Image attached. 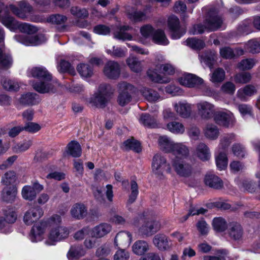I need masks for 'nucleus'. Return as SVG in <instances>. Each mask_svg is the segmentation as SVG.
I'll return each instance as SVG.
<instances>
[{"mask_svg":"<svg viewBox=\"0 0 260 260\" xmlns=\"http://www.w3.org/2000/svg\"><path fill=\"white\" fill-rule=\"evenodd\" d=\"M168 26L173 39H180L186 32L184 28L181 27L178 18L175 15L170 16L168 18Z\"/></svg>","mask_w":260,"mask_h":260,"instance_id":"1a4fd4ad","label":"nucleus"},{"mask_svg":"<svg viewBox=\"0 0 260 260\" xmlns=\"http://www.w3.org/2000/svg\"><path fill=\"white\" fill-rule=\"evenodd\" d=\"M127 65L134 72L139 73L142 71V62L136 57L130 55L126 60Z\"/></svg>","mask_w":260,"mask_h":260,"instance_id":"c9c22d12","label":"nucleus"},{"mask_svg":"<svg viewBox=\"0 0 260 260\" xmlns=\"http://www.w3.org/2000/svg\"><path fill=\"white\" fill-rule=\"evenodd\" d=\"M149 249V246L147 242L144 240H138L136 241L132 246L133 252L138 255H143Z\"/></svg>","mask_w":260,"mask_h":260,"instance_id":"473e14b6","label":"nucleus"},{"mask_svg":"<svg viewBox=\"0 0 260 260\" xmlns=\"http://www.w3.org/2000/svg\"><path fill=\"white\" fill-rule=\"evenodd\" d=\"M180 84L187 87H198L204 83L201 78L192 74H185L179 78Z\"/></svg>","mask_w":260,"mask_h":260,"instance_id":"2eb2a0df","label":"nucleus"},{"mask_svg":"<svg viewBox=\"0 0 260 260\" xmlns=\"http://www.w3.org/2000/svg\"><path fill=\"white\" fill-rule=\"evenodd\" d=\"M2 84L4 88L8 91H17L19 88V84L17 82L7 78L3 79Z\"/></svg>","mask_w":260,"mask_h":260,"instance_id":"5fc2aeb1","label":"nucleus"},{"mask_svg":"<svg viewBox=\"0 0 260 260\" xmlns=\"http://www.w3.org/2000/svg\"><path fill=\"white\" fill-rule=\"evenodd\" d=\"M167 127L170 132L175 134H182L185 132V127L183 124L177 121L168 123Z\"/></svg>","mask_w":260,"mask_h":260,"instance_id":"a18cd8bd","label":"nucleus"},{"mask_svg":"<svg viewBox=\"0 0 260 260\" xmlns=\"http://www.w3.org/2000/svg\"><path fill=\"white\" fill-rule=\"evenodd\" d=\"M256 61L252 58H246L242 60L237 65L239 69L245 71L252 69L255 64Z\"/></svg>","mask_w":260,"mask_h":260,"instance_id":"6e6d98bb","label":"nucleus"},{"mask_svg":"<svg viewBox=\"0 0 260 260\" xmlns=\"http://www.w3.org/2000/svg\"><path fill=\"white\" fill-rule=\"evenodd\" d=\"M77 70L80 76L83 78H89L93 74L92 67L87 63H81L77 67Z\"/></svg>","mask_w":260,"mask_h":260,"instance_id":"a19ab883","label":"nucleus"},{"mask_svg":"<svg viewBox=\"0 0 260 260\" xmlns=\"http://www.w3.org/2000/svg\"><path fill=\"white\" fill-rule=\"evenodd\" d=\"M214 229L217 232H223L227 228L225 220L221 218H215L213 220Z\"/></svg>","mask_w":260,"mask_h":260,"instance_id":"69168bd1","label":"nucleus"},{"mask_svg":"<svg viewBox=\"0 0 260 260\" xmlns=\"http://www.w3.org/2000/svg\"><path fill=\"white\" fill-rule=\"evenodd\" d=\"M216 164L219 170H224L228 165V158L225 152L218 151L215 156Z\"/></svg>","mask_w":260,"mask_h":260,"instance_id":"37998d69","label":"nucleus"},{"mask_svg":"<svg viewBox=\"0 0 260 260\" xmlns=\"http://www.w3.org/2000/svg\"><path fill=\"white\" fill-rule=\"evenodd\" d=\"M204 182L207 186L216 189H220L223 186L222 180L218 176L211 173L205 175Z\"/></svg>","mask_w":260,"mask_h":260,"instance_id":"412c9836","label":"nucleus"},{"mask_svg":"<svg viewBox=\"0 0 260 260\" xmlns=\"http://www.w3.org/2000/svg\"><path fill=\"white\" fill-rule=\"evenodd\" d=\"M123 145L126 149L133 150L137 152H139L141 150L140 143L133 139L125 141Z\"/></svg>","mask_w":260,"mask_h":260,"instance_id":"052dcab7","label":"nucleus"},{"mask_svg":"<svg viewBox=\"0 0 260 260\" xmlns=\"http://www.w3.org/2000/svg\"><path fill=\"white\" fill-rule=\"evenodd\" d=\"M119 94L117 98L118 104L123 107L132 100V93L135 91V87L126 82H121L118 85Z\"/></svg>","mask_w":260,"mask_h":260,"instance_id":"39448f33","label":"nucleus"},{"mask_svg":"<svg viewBox=\"0 0 260 260\" xmlns=\"http://www.w3.org/2000/svg\"><path fill=\"white\" fill-rule=\"evenodd\" d=\"M85 251L81 246H72L68 252L69 258H77L85 254Z\"/></svg>","mask_w":260,"mask_h":260,"instance_id":"680f3d73","label":"nucleus"},{"mask_svg":"<svg viewBox=\"0 0 260 260\" xmlns=\"http://www.w3.org/2000/svg\"><path fill=\"white\" fill-rule=\"evenodd\" d=\"M139 120L141 123L150 128H155L158 126L157 121L156 117L151 116L149 114H142Z\"/></svg>","mask_w":260,"mask_h":260,"instance_id":"58836bf2","label":"nucleus"},{"mask_svg":"<svg viewBox=\"0 0 260 260\" xmlns=\"http://www.w3.org/2000/svg\"><path fill=\"white\" fill-rule=\"evenodd\" d=\"M20 103L23 105H36L40 102L39 95L35 93H27L21 95L19 99Z\"/></svg>","mask_w":260,"mask_h":260,"instance_id":"4c0bfd02","label":"nucleus"},{"mask_svg":"<svg viewBox=\"0 0 260 260\" xmlns=\"http://www.w3.org/2000/svg\"><path fill=\"white\" fill-rule=\"evenodd\" d=\"M141 91L143 96L149 102H155L162 99L157 91L154 89L144 87Z\"/></svg>","mask_w":260,"mask_h":260,"instance_id":"f704fd0d","label":"nucleus"},{"mask_svg":"<svg viewBox=\"0 0 260 260\" xmlns=\"http://www.w3.org/2000/svg\"><path fill=\"white\" fill-rule=\"evenodd\" d=\"M158 144L160 148L166 152H172L175 143L166 136L159 137Z\"/></svg>","mask_w":260,"mask_h":260,"instance_id":"2f4dec72","label":"nucleus"},{"mask_svg":"<svg viewBox=\"0 0 260 260\" xmlns=\"http://www.w3.org/2000/svg\"><path fill=\"white\" fill-rule=\"evenodd\" d=\"M70 11L72 15L78 18H84L88 16V12L85 8L74 6L71 7Z\"/></svg>","mask_w":260,"mask_h":260,"instance_id":"338daca9","label":"nucleus"},{"mask_svg":"<svg viewBox=\"0 0 260 260\" xmlns=\"http://www.w3.org/2000/svg\"><path fill=\"white\" fill-rule=\"evenodd\" d=\"M174 157L172 159H187L189 155L188 148L182 143H175L172 151Z\"/></svg>","mask_w":260,"mask_h":260,"instance_id":"aec40b11","label":"nucleus"},{"mask_svg":"<svg viewBox=\"0 0 260 260\" xmlns=\"http://www.w3.org/2000/svg\"><path fill=\"white\" fill-rule=\"evenodd\" d=\"M205 136L206 138L215 140L217 138L219 132L216 126L213 124H208L204 130Z\"/></svg>","mask_w":260,"mask_h":260,"instance_id":"de8ad7c7","label":"nucleus"},{"mask_svg":"<svg viewBox=\"0 0 260 260\" xmlns=\"http://www.w3.org/2000/svg\"><path fill=\"white\" fill-rule=\"evenodd\" d=\"M160 228V224L156 221H149L143 224L139 230L140 232L147 236H151Z\"/></svg>","mask_w":260,"mask_h":260,"instance_id":"b1692460","label":"nucleus"},{"mask_svg":"<svg viewBox=\"0 0 260 260\" xmlns=\"http://www.w3.org/2000/svg\"><path fill=\"white\" fill-rule=\"evenodd\" d=\"M228 251L226 249L217 250L214 255H207L203 256V260H226Z\"/></svg>","mask_w":260,"mask_h":260,"instance_id":"09e8293b","label":"nucleus"},{"mask_svg":"<svg viewBox=\"0 0 260 260\" xmlns=\"http://www.w3.org/2000/svg\"><path fill=\"white\" fill-rule=\"evenodd\" d=\"M17 177L14 171L6 172L2 177L1 183L6 186L14 185L16 182Z\"/></svg>","mask_w":260,"mask_h":260,"instance_id":"e433bc0d","label":"nucleus"},{"mask_svg":"<svg viewBox=\"0 0 260 260\" xmlns=\"http://www.w3.org/2000/svg\"><path fill=\"white\" fill-rule=\"evenodd\" d=\"M234 137L235 135L233 134H227L223 136L220 141L218 151H222L225 152L227 148L234 140Z\"/></svg>","mask_w":260,"mask_h":260,"instance_id":"c03bdc74","label":"nucleus"},{"mask_svg":"<svg viewBox=\"0 0 260 260\" xmlns=\"http://www.w3.org/2000/svg\"><path fill=\"white\" fill-rule=\"evenodd\" d=\"M256 87L253 85L249 84L239 89L237 92V96L242 100H246L247 96H251L256 94Z\"/></svg>","mask_w":260,"mask_h":260,"instance_id":"c756f323","label":"nucleus"},{"mask_svg":"<svg viewBox=\"0 0 260 260\" xmlns=\"http://www.w3.org/2000/svg\"><path fill=\"white\" fill-rule=\"evenodd\" d=\"M225 78V72L221 68L216 69L212 74L211 81L213 82H221Z\"/></svg>","mask_w":260,"mask_h":260,"instance_id":"774afa93","label":"nucleus"},{"mask_svg":"<svg viewBox=\"0 0 260 260\" xmlns=\"http://www.w3.org/2000/svg\"><path fill=\"white\" fill-rule=\"evenodd\" d=\"M228 233L231 239L234 240H239L242 238L243 230L239 223L233 222L229 224Z\"/></svg>","mask_w":260,"mask_h":260,"instance_id":"a878e982","label":"nucleus"},{"mask_svg":"<svg viewBox=\"0 0 260 260\" xmlns=\"http://www.w3.org/2000/svg\"><path fill=\"white\" fill-rule=\"evenodd\" d=\"M175 110L182 117L187 118L191 113L190 105L185 102H179L173 105Z\"/></svg>","mask_w":260,"mask_h":260,"instance_id":"cd10ccee","label":"nucleus"},{"mask_svg":"<svg viewBox=\"0 0 260 260\" xmlns=\"http://www.w3.org/2000/svg\"><path fill=\"white\" fill-rule=\"evenodd\" d=\"M67 20L66 16L60 14H54L47 18V21L55 25H63Z\"/></svg>","mask_w":260,"mask_h":260,"instance_id":"13d9d810","label":"nucleus"},{"mask_svg":"<svg viewBox=\"0 0 260 260\" xmlns=\"http://www.w3.org/2000/svg\"><path fill=\"white\" fill-rule=\"evenodd\" d=\"M197 107L199 114L203 119H209L214 116L216 113L214 105L206 101L198 103Z\"/></svg>","mask_w":260,"mask_h":260,"instance_id":"9b49d317","label":"nucleus"},{"mask_svg":"<svg viewBox=\"0 0 260 260\" xmlns=\"http://www.w3.org/2000/svg\"><path fill=\"white\" fill-rule=\"evenodd\" d=\"M57 69L59 72H69L71 74L75 73L74 68L71 66L69 61L64 60H61L57 66Z\"/></svg>","mask_w":260,"mask_h":260,"instance_id":"4d7b16f0","label":"nucleus"},{"mask_svg":"<svg viewBox=\"0 0 260 260\" xmlns=\"http://www.w3.org/2000/svg\"><path fill=\"white\" fill-rule=\"evenodd\" d=\"M27 75L37 78L39 80L44 79H51L52 76L50 73L43 67H34L28 70Z\"/></svg>","mask_w":260,"mask_h":260,"instance_id":"6ab92c4d","label":"nucleus"},{"mask_svg":"<svg viewBox=\"0 0 260 260\" xmlns=\"http://www.w3.org/2000/svg\"><path fill=\"white\" fill-rule=\"evenodd\" d=\"M113 93V90L110 85L102 84L99 86L97 92L90 98L89 102L93 106L104 108Z\"/></svg>","mask_w":260,"mask_h":260,"instance_id":"7ed1b4c3","label":"nucleus"},{"mask_svg":"<svg viewBox=\"0 0 260 260\" xmlns=\"http://www.w3.org/2000/svg\"><path fill=\"white\" fill-rule=\"evenodd\" d=\"M147 75L153 82L158 83H167L170 82V79L167 77H162L154 70H149L147 72Z\"/></svg>","mask_w":260,"mask_h":260,"instance_id":"49530a36","label":"nucleus"},{"mask_svg":"<svg viewBox=\"0 0 260 260\" xmlns=\"http://www.w3.org/2000/svg\"><path fill=\"white\" fill-rule=\"evenodd\" d=\"M0 21L5 26L11 30L14 31L17 29L19 22L11 16H7L3 18Z\"/></svg>","mask_w":260,"mask_h":260,"instance_id":"864d4df0","label":"nucleus"},{"mask_svg":"<svg viewBox=\"0 0 260 260\" xmlns=\"http://www.w3.org/2000/svg\"><path fill=\"white\" fill-rule=\"evenodd\" d=\"M12 59L8 54L4 52L2 47H0V69H7L12 64Z\"/></svg>","mask_w":260,"mask_h":260,"instance_id":"79ce46f5","label":"nucleus"},{"mask_svg":"<svg viewBox=\"0 0 260 260\" xmlns=\"http://www.w3.org/2000/svg\"><path fill=\"white\" fill-rule=\"evenodd\" d=\"M127 49L125 48H120L113 46L112 50L108 49L106 52L113 57L123 58L126 56L127 54Z\"/></svg>","mask_w":260,"mask_h":260,"instance_id":"8fccbe9b","label":"nucleus"},{"mask_svg":"<svg viewBox=\"0 0 260 260\" xmlns=\"http://www.w3.org/2000/svg\"><path fill=\"white\" fill-rule=\"evenodd\" d=\"M152 169L153 173L158 177H161L164 171L167 173L171 172V167L167 162L166 158L160 154H155L153 158Z\"/></svg>","mask_w":260,"mask_h":260,"instance_id":"0eeeda50","label":"nucleus"},{"mask_svg":"<svg viewBox=\"0 0 260 260\" xmlns=\"http://www.w3.org/2000/svg\"><path fill=\"white\" fill-rule=\"evenodd\" d=\"M59 84L52 78L49 79H44L32 83L33 88L40 93H54L56 90L57 87Z\"/></svg>","mask_w":260,"mask_h":260,"instance_id":"423d86ee","label":"nucleus"},{"mask_svg":"<svg viewBox=\"0 0 260 260\" xmlns=\"http://www.w3.org/2000/svg\"><path fill=\"white\" fill-rule=\"evenodd\" d=\"M61 216L53 214L47 219L49 229L48 241L46 242L49 245H54V243L67 238L69 235L68 229L61 225Z\"/></svg>","mask_w":260,"mask_h":260,"instance_id":"f257e3e1","label":"nucleus"},{"mask_svg":"<svg viewBox=\"0 0 260 260\" xmlns=\"http://www.w3.org/2000/svg\"><path fill=\"white\" fill-rule=\"evenodd\" d=\"M132 239V236L129 232L121 231L117 234L115 238L114 245L118 248L128 247Z\"/></svg>","mask_w":260,"mask_h":260,"instance_id":"a211bd4d","label":"nucleus"},{"mask_svg":"<svg viewBox=\"0 0 260 260\" xmlns=\"http://www.w3.org/2000/svg\"><path fill=\"white\" fill-rule=\"evenodd\" d=\"M154 245L160 250H166L169 248L167 237L163 234H157L153 239Z\"/></svg>","mask_w":260,"mask_h":260,"instance_id":"7c9ffc66","label":"nucleus"},{"mask_svg":"<svg viewBox=\"0 0 260 260\" xmlns=\"http://www.w3.org/2000/svg\"><path fill=\"white\" fill-rule=\"evenodd\" d=\"M251 79V75L248 72H241L237 74L234 77V81L237 83L245 84Z\"/></svg>","mask_w":260,"mask_h":260,"instance_id":"bf43d9fd","label":"nucleus"},{"mask_svg":"<svg viewBox=\"0 0 260 260\" xmlns=\"http://www.w3.org/2000/svg\"><path fill=\"white\" fill-rule=\"evenodd\" d=\"M17 193V188L14 185L5 187L2 191V200L7 203L13 202Z\"/></svg>","mask_w":260,"mask_h":260,"instance_id":"393cba45","label":"nucleus"},{"mask_svg":"<svg viewBox=\"0 0 260 260\" xmlns=\"http://www.w3.org/2000/svg\"><path fill=\"white\" fill-rule=\"evenodd\" d=\"M185 45L195 50H201L205 46L204 42L195 38L188 39L184 42Z\"/></svg>","mask_w":260,"mask_h":260,"instance_id":"3c124183","label":"nucleus"},{"mask_svg":"<svg viewBox=\"0 0 260 260\" xmlns=\"http://www.w3.org/2000/svg\"><path fill=\"white\" fill-rule=\"evenodd\" d=\"M222 23V19L218 15L217 10L215 8H212L206 14L204 24L194 25L190 32L192 35H198L203 33L206 29L215 31L221 27Z\"/></svg>","mask_w":260,"mask_h":260,"instance_id":"f03ea898","label":"nucleus"},{"mask_svg":"<svg viewBox=\"0 0 260 260\" xmlns=\"http://www.w3.org/2000/svg\"><path fill=\"white\" fill-rule=\"evenodd\" d=\"M67 152L73 157H80L82 153L80 144L77 141H72L67 145Z\"/></svg>","mask_w":260,"mask_h":260,"instance_id":"72a5a7b5","label":"nucleus"},{"mask_svg":"<svg viewBox=\"0 0 260 260\" xmlns=\"http://www.w3.org/2000/svg\"><path fill=\"white\" fill-rule=\"evenodd\" d=\"M140 32L142 36L148 38L151 37L153 41L158 44L167 45L169 44V41L162 30L154 31V28L150 25L147 24L141 27Z\"/></svg>","mask_w":260,"mask_h":260,"instance_id":"20e7f679","label":"nucleus"},{"mask_svg":"<svg viewBox=\"0 0 260 260\" xmlns=\"http://www.w3.org/2000/svg\"><path fill=\"white\" fill-rule=\"evenodd\" d=\"M9 9L14 14L22 19L26 18L32 10L30 5L23 1L19 3V8L14 5H10Z\"/></svg>","mask_w":260,"mask_h":260,"instance_id":"ddd939ff","label":"nucleus"},{"mask_svg":"<svg viewBox=\"0 0 260 260\" xmlns=\"http://www.w3.org/2000/svg\"><path fill=\"white\" fill-rule=\"evenodd\" d=\"M70 213L72 217L78 220L83 219L87 214L86 207L82 203H76L72 207Z\"/></svg>","mask_w":260,"mask_h":260,"instance_id":"4be33fe9","label":"nucleus"},{"mask_svg":"<svg viewBox=\"0 0 260 260\" xmlns=\"http://www.w3.org/2000/svg\"><path fill=\"white\" fill-rule=\"evenodd\" d=\"M33 188L31 187V186L30 185H25L24 186L21 191V194L22 198L28 201H32L36 197V193L35 192V191Z\"/></svg>","mask_w":260,"mask_h":260,"instance_id":"603ef678","label":"nucleus"},{"mask_svg":"<svg viewBox=\"0 0 260 260\" xmlns=\"http://www.w3.org/2000/svg\"><path fill=\"white\" fill-rule=\"evenodd\" d=\"M131 29L132 27L128 25L118 27L117 29L114 31V38L122 41L131 40L132 39V36L127 31Z\"/></svg>","mask_w":260,"mask_h":260,"instance_id":"bb28decb","label":"nucleus"},{"mask_svg":"<svg viewBox=\"0 0 260 260\" xmlns=\"http://www.w3.org/2000/svg\"><path fill=\"white\" fill-rule=\"evenodd\" d=\"M214 120L217 124L229 127L234 122V116L230 112H217L214 115Z\"/></svg>","mask_w":260,"mask_h":260,"instance_id":"f3484780","label":"nucleus"},{"mask_svg":"<svg viewBox=\"0 0 260 260\" xmlns=\"http://www.w3.org/2000/svg\"><path fill=\"white\" fill-rule=\"evenodd\" d=\"M111 230L112 227L110 224L101 223L92 229L91 235L92 237L96 238H102L109 233Z\"/></svg>","mask_w":260,"mask_h":260,"instance_id":"5701e85b","label":"nucleus"},{"mask_svg":"<svg viewBox=\"0 0 260 260\" xmlns=\"http://www.w3.org/2000/svg\"><path fill=\"white\" fill-rule=\"evenodd\" d=\"M44 211L39 206L29 209L24 214L23 221L27 225H30L43 216Z\"/></svg>","mask_w":260,"mask_h":260,"instance_id":"4468645a","label":"nucleus"},{"mask_svg":"<svg viewBox=\"0 0 260 260\" xmlns=\"http://www.w3.org/2000/svg\"><path fill=\"white\" fill-rule=\"evenodd\" d=\"M244 48L253 54L260 52V38L250 40L245 44Z\"/></svg>","mask_w":260,"mask_h":260,"instance_id":"ea45409f","label":"nucleus"},{"mask_svg":"<svg viewBox=\"0 0 260 260\" xmlns=\"http://www.w3.org/2000/svg\"><path fill=\"white\" fill-rule=\"evenodd\" d=\"M17 28L20 31L27 34H34L38 30L36 27L26 23L18 22Z\"/></svg>","mask_w":260,"mask_h":260,"instance_id":"e2e57ef3","label":"nucleus"},{"mask_svg":"<svg viewBox=\"0 0 260 260\" xmlns=\"http://www.w3.org/2000/svg\"><path fill=\"white\" fill-rule=\"evenodd\" d=\"M195 154L203 161L208 160L211 157L208 147L202 142L199 143L197 146Z\"/></svg>","mask_w":260,"mask_h":260,"instance_id":"c85d7f7f","label":"nucleus"},{"mask_svg":"<svg viewBox=\"0 0 260 260\" xmlns=\"http://www.w3.org/2000/svg\"><path fill=\"white\" fill-rule=\"evenodd\" d=\"M131 193L127 201L129 204L133 203L136 201L139 193L138 184L134 180L131 182Z\"/></svg>","mask_w":260,"mask_h":260,"instance_id":"0e129e2a","label":"nucleus"},{"mask_svg":"<svg viewBox=\"0 0 260 260\" xmlns=\"http://www.w3.org/2000/svg\"><path fill=\"white\" fill-rule=\"evenodd\" d=\"M171 164L175 171L179 176L187 177L191 174L192 167L186 161V159H172Z\"/></svg>","mask_w":260,"mask_h":260,"instance_id":"6e6552de","label":"nucleus"},{"mask_svg":"<svg viewBox=\"0 0 260 260\" xmlns=\"http://www.w3.org/2000/svg\"><path fill=\"white\" fill-rule=\"evenodd\" d=\"M15 40L26 46H36L44 42L46 39L44 35L39 34L36 36H29L24 34L17 35L14 36Z\"/></svg>","mask_w":260,"mask_h":260,"instance_id":"9d476101","label":"nucleus"},{"mask_svg":"<svg viewBox=\"0 0 260 260\" xmlns=\"http://www.w3.org/2000/svg\"><path fill=\"white\" fill-rule=\"evenodd\" d=\"M46 227H48L47 219L42 221L33 225L29 234V239L32 242H37L42 240Z\"/></svg>","mask_w":260,"mask_h":260,"instance_id":"f8f14e48","label":"nucleus"},{"mask_svg":"<svg viewBox=\"0 0 260 260\" xmlns=\"http://www.w3.org/2000/svg\"><path fill=\"white\" fill-rule=\"evenodd\" d=\"M121 70L119 63L115 61H108L105 65L103 73L108 78L117 79L120 74Z\"/></svg>","mask_w":260,"mask_h":260,"instance_id":"dca6fc26","label":"nucleus"}]
</instances>
